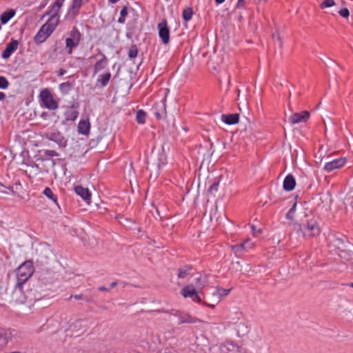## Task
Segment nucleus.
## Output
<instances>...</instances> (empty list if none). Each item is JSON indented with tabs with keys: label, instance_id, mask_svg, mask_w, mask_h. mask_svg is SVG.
Wrapping results in <instances>:
<instances>
[{
	"label": "nucleus",
	"instance_id": "obj_1",
	"mask_svg": "<svg viewBox=\"0 0 353 353\" xmlns=\"http://www.w3.org/2000/svg\"><path fill=\"white\" fill-rule=\"evenodd\" d=\"M65 0H56L48 14L51 15L49 20L41 26L34 36V41L37 43L44 42L55 30L59 21V11Z\"/></svg>",
	"mask_w": 353,
	"mask_h": 353
},
{
	"label": "nucleus",
	"instance_id": "obj_2",
	"mask_svg": "<svg viewBox=\"0 0 353 353\" xmlns=\"http://www.w3.org/2000/svg\"><path fill=\"white\" fill-rule=\"evenodd\" d=\"M34 267L32 262L27 261L22 263L17 270V283L16 286L21 288L32 275Z\"/></svg>",
	"mask_w": 353,
	"mask_h": 353
},
{
	"label": "nucleus",
	"instance_id": "obj_3",
	"mask_svg": "<svg viewBox=\"0 0 353 353\" xmlns=\"http://www.w3.org/2000/svg\"><path fill=\"white\" fill-rule=\"evenodd\" d=\"M39 97L42 107L51 110H55L59 108L58 101L54 99L48 89L42 90Z\"/></svg>",
	"mask_w": 353,
	"mask_h": 353
},
{
	"label": "nucleus",
	"instance_id": "obj_4",
	"mask_svg": "<svg viewBox=\"0 0 353 353\" xmlns=\"http://www.w3.org/2000/svg\"><path fill=\"white\" fill-rule=\"evenodd\" d=\"M81 36V32L76 27H74L70 31L69 37L65 39V48L69 54H71L73 49L79 46Z\"/></svg>",
	"mask_w": 353,
	"mask_h": 353
},
{
	"label": "nucleus",
	"instance_id": "obj_5",
	"mask_svg": "<svg viewBox=\"0 0 353 353\" xmlns=\"http://www.w3.org/2000/svg\"><path fill=\"white\" fill-rule=\"evenodd\" d=\"M301 230H302L304 236L307 239L316 236L320 233V229L318 223L314 219L309 220L307 222V224L301 226Z\"/></svg>",
	"mask_w": 353,
	"mask_h": 353
},
{
	"label": "nucleus",
	"instance_id": "obj_6",
	"mask_svg": "<svg viewBox=\"0 0 353 353\" xmlns=\"http://www.w3.org/2000/svg\"><path fill=\"white\" fill-rule=\"evenodd\" d=\"M170 314L178 317L179 324L196 323L199 321L198 319L191 316L189 313L184 311L172 310L170 312Z\"/></svg>",
	"mask_w": 353,
	"mask_h": 353
},
{
	"label": "nucleus",
	"instance_id": "obj_7",
	"mask_svg": "<svg viewBox=\"0 0 353 353\" xmlns=\"http://www.w3.org/2000/svg\"><path fill=\"white\" fill-rule=\"evenodd\" d=\"M181 295L185 298H190L195 303H201V299L193 285H187L181 290Z\"/></svg>",
	"mask_w": 353,
	"mask_h": 353
},
{
	"label": "nucleus",
	"instance_id": "obj_8",
	"mask_svg": "<svg viewBox=\"0 0 353 353\" xmlns=\"http://www.w3.org/2000/svg\"><path fill=\"white\" fill-rule=\"evenodd\" d=\"M159 36L161 39L164 44H167L170 41V30L168 27L166 20L162 21L158 24Z\"/></svg>",
	"mask_w": 353,
	"mask_h": 353
},
{
	"label": "nucleus",
	"instance_id": "obj_9",
	"mask_svg": "<svg viewBox=\"0 0 353 353\" xmlns=\"http://www.w3.org/2000/svg\"><path fill=\"white\" fill-rule=\"evenodd\" d=\"M310 118V113L307 111H302L301 112L294 113L288 118V121L292 124H299L305 123Z\"/></svg>",
	"mask_w": 353,
	"mask_h": 353
},
{
	"label": "nucleus",
	"instance_id": "obj_10",
	"mask_svg": "<svg viewBox=\"0 0 353 353\" xmlns=\"http://www.w3.org/2000/svg\"><path fill=\"white\" fill-rule=\"evenodd\" d=\"M154 114L157 119H162L166 115L165 100L162 99L159 102H157L152 107Z\"/></svg>",
	"mask_w": 353,
	"mask_h": 353
},
{
	"label": "nucleus",
	"instance_id": "obj_11",
	"mask_svg": "<svg viewBox=\"0 0 353 353\" xmlns=\"http://www.w3.org/2000/svg\"><path fill=\"white\" fill-rule=\"evenodd\" d=\"M19 46V41L16 39H11L7 44L5 50L2 52L1 57L4 59H8L14 52Z\"/></svg>",
	"mask_w": 353,
	"mask_h": 353
},
{
	"label": "nucleus",
	"instance_id": "obj_12",
	"mask_svg": "<svg viewBox=\"0 0 353 353\" xmlns=\"http://www.w3.org/2000/svg\"><path fill=\"white\" fill-rule=\"evenodd\" d=\"M345 159L339 158L327 162L324 165V170L327 172H331L335 169H338L344 165Z\"/></svg>",
	"mask_w": 353,
	"mask_h": 353
},
{
	"label": "nucleus",
	"instance_id": "obj_13",
	"mask_svg": "<svg viewBox=\"0 0 353 353\" xmlns=\"http://www.w3.org/2000/svg\"><path fill=\"white\" fill-rule=\"evenodd\" d=\"M241 346L237 345L232 341H226L221 346L222 353H236Z\"/></svg>",
	"mask_w": 353,
	"mask_h": 353
},
{
	"label": "nucleus",
	"instance_id": "obj_14",
	"mask_svg": "<svg viewBox=\"0 0 353 353\" xmlns=\"http://www.w3.org/2000/svg\"><path fill=\"white\" fill-rule=\"evenodd\" d=\"M90 130V123L88 119H81L77 126L79 134L88 135Z\"/></svg>",
	"mask_w": 353,
	"mask_h": 353
},
{
	"label": "nucleus",
	"instance_id": "obj_15",
	"mask_svg": "<svg viewBox=\"0 0 353 353\" xmlns=\"http://www.w3.org/2000/svg\"><path fill=\"white\" fill-rule=\"evenodd\" d=\"M48 139L54 141L60 146H65L66 140L59 132H53L48 134Z\"/></svg>",
	"mask_w": 353,
	"mask_h": 353
},
{
	"label": "nucleus",
	"instance_id": "obj_16",
	"mask_svg": "<svg viewBox=\"0 0 353 353\" xmlns=\"http://www.w3.org/2000/svg\"><path fill=\"white\" fill-rule=\"evenodd\" d=\"M230 291L231 289H224L220 287L216 288V291L212 293V295L217 296L218 300L215 304H208V305L212 308H214L216 305L220 302L221 298L228 296Z\"/></svg>",
	"mask_w": 353,
	"mask_h": 353
},
{
	"label": "nucleus",
	"instance_id": "obj_17",
	"mask_svg": "<svg viewBox=\"0 0 353 353\" xmlns=\"http://www.w3.org/2000/svg\"><path fill=\"white\" fill-rule=\"evenodd\" d=\"M296 185V181L292 174H288L284 179L283 187L285 191H292Z\"/></svg>",
	"mask_w": 353,
	"mask_h": 353
},
{
	"label": "nucleus",
	"instance_id": "obj_18",
	"mask_svg": "<svg viewBox=\"0 0 353 353\" xmlns=\"http://www.w3.org/2000/svg\"><path fill=\"white\" fill-rule=\"evenodd\" d=\"M75 192L79 195L84 201H88L90 200L91 194L88 188H85L81 185H77L74 187Z\"/></svg>",
	"mask_w": 353,
	"mask_h": 353
},
{
	"label": "nucleus",
	"instance_id": "obj_19",
	"mask_svg": "<svg viewBox=\"0 0 353 353\" xmlns=\"http://www.w3.org/2000/svg\"><path fill=\"white\" fill-rule=\"evenodd\" d=\"M108 63V58L105 54L102 55V58L97 61L94 66V74H96L101 70L104 69Z\"/></svg>",
	"mask_w": 353,
	"mask_h": 353
},
{
	"label": "nucleus",
	"instance_id": "obj_20",
	"mask_svg": "<svg viewBox=\"0 0 353 353\" xmlns=\"http://www.w3.org/2000/svg\"><path fill=\"white\" fill-rule=\"evenodd\" d=\"M222 121L228 125L236 124L239 122V114H223L221 117Z\"/></svg>",
	"mask_w": 353,
	"mask_h": 353
},
{
	"label": "nucleus",
	"instance_id": "obj_21",
	"mask_svg": "<svg viewBox=\"0 0 353 353\" xmlns=\"http://www.w3.org/2000/svg\"><path fill=\"white\" fill-rule=\"evenodd\" d=\"M15 10L9 9L3 12L0 16V20L2 24L7 23L15 15Z\"/></svg>",
	"mask_w": 353,
	"mask_h": 353
},
{
	"label": "nucleus",
	"instance_id": "obj_22",
	"mask_svg": "<svg viewBox=\"0 0 353 353\" xmlns=\"http://www.w3.org/2000/svg\"><path fill=\"white\" fill-rule=\"evenodd\" d=\"M111 78V74L110 72H106L103 74L99 76L97 79V83H99L101 87H105L108 84L110 79Z\"/></svg>",
	"mask_w": 353,
	"mask_h": 353
},
{
	"label": "nucleus",
	"instance_id": "obj_23",
	"mask_svg": "<svg viewBox=\"0 0 353 353\" xmlns=\"http://www.w3.org/2000/svg\"><path fill=\"white\" fill-rule=\"evenodd\" d=\"M43 194L56 203V205H58L57 196L53 193L52 190L50 188L46 187L44 189Z\"/></svg>",
	"mask_w": 353,
	"mask_h": 353
},
{
	"label": "nucleus",
	"instance_id": "obj_24",
	"mask_svg": "<svg viewBox=\"0 0 353 353\" xmlns=\"http://www.w3.org/2000/svg\"><path fill=\"white\" fill-rule=\"evenodd\" d=\"M192 269L191 266L185 265L179 269L178 277L180 279L185 278L188 274L190 270Z\"/></svg>",
	"mask_w": 353,
	"mask_h": 353
},
{
	"label": "nucleus",
	"instance_id": "obj_25",
	"mask_svg": "<svg viewBox=\"0 0 353 353\" xmlns=\"http://www.w3.org/2000/svg\"><path fill=\"white\" fill-rule=\"evenodd\" d=\"M146 114L143 110H139L136 114V121L139 124L145 123Z\"/></svg>",
	"mask_w": 353,
	"mask_h": 353
},
{
	"label": "nucleus",
	"instance_id": "obj_26",
	"mask_svg": "<svg viewBox=\"0 0 353 353\" xmlns=\"http://www.w3.org/2000/svg\"><path fill=\"white\" fill-rule=\"evenodd\" d=\"M128 7L126 6H123L120 12V17L118 19V22L119 23H124L125 21V17L128 15Z\"/></svg>",
	"mask_w": 353,
	"mask_h": 353
},
{
	"label": "nucleus",
	"instance_id": "obj_27",
	"mask_svg": "<svg viewBox=\"0 0 353 353\" xmlns=\"http://www.w3.org/2000/svg\"><path fill=\"white\" fill-rule=\"evenodd\" d=\"M192 14H193L192 9L191 8H187L184 9L183 11V14H182L183 19L185 21H188L192 19Z\"/></svg>",
	"mask_w": 353,
	"mask_h": 353
},
{
	"label": "nucleus",
	"instance_id": "obj_28",
	"mask_svg": "<svg viewBox=\"0 0 353 353\" xmlns=\"http://www.w3.org/2000/svg\"><path fill=\"white\" fill-rule=\"evenodd\" d=\"M231 248L232 250V251L234 252V254L238 256V257H240L241 254V252L243 250V245L241 243L240 244H236V245H232L231 246Z\"/></svg>",
	"mask_w": 353,
	"mask_h": 353
},
{
	"label": "nucleus",
	"instance_id": "obj_29",
	"mask_svg": "<svg viewBox=\"0 0 353 353\" xmlns=\"http://www.w3.org/2000/svg\"><path fill=\"white\" fill-rule=\"evenodd\" d=\"M196 287L199 289H203L207 285V280L205 276H200L196 279Z\"/></svg>",
	"mask_w": 353,
	"mask_h": 353
},
{
	"label": "nucleus",
	"instance_id": "obj_30",
	"mask_svg": "<svg viewBox=\"0 0 353 353\" xmlns=\"http://www.w3.org/2000/svg\"><path fill=\"white\" fill-rule=\"evenodd\" d=\"M296 209V203H294L293 205L289 210L288 212L286 214V219L288 220H293L294 214Z\"/></svg>",
	"mask_w": 353,
	"mask_h": 353
},
{
	"label": "nucleus",
	"instance_id": "obj_31",
	"mask_svg": "<svg viewBox=\"0 0 353 353\" xmlns=\"http://www.w3.org/2000/svg\"><path fill=\"white\" fill-rule=\"evenodd\" d=\"M243 250L244 251H248L250 249L252 248L254 246V244L253 242L251 241L250 239H245L243 243Z\"/></svg>",
	"mask_w": 353,
	"mask_h": 353
},
{
	"label": "nucleus",
	"instance_id": "obj_32",
	"mask_svg": "<svg viewBox=\"0 0 353 353\" xmlns=\"http://www.w3.org/2000/svg\"><path fill=\"white\" fill-rule=\"evenodd\" d=\"M71 88V83L68 81L59 85V89L62 92H68Z\"/></svg>",
	"mask_w": 353,
	"mask_h": 353
},
{
	"label": "nucleus",
	"instance_id": "obj_33",
	"mask_svg": "<svg viewBox=\"0 0 353 353\" xmlns=\"http://www.w3.org/2000/svg\"><path fill=\"white\" fill-rule=\"evenodd\" d=\"M334 5L335 2L334 0H323L320 6L321 8H330Z\"/></svg>",
	"mask_w": 353,
	"mask_h": 353
},
{
	"label": "nucleus",
	"instance_id": "obj_34",
	"mask_svg": "<svg viewBox=\"0 0 353 353\" xmlns=\"http://www.w3.org/2000/svg\"><path fill=\"white\" fill-rule=\"evenodd\" d=\"M9 85L7 79L3 76H0V88L6 89Z\"/></svg>",
	"mask_w": 353,
	"mask_h": 353
},
{
	"label": "nucleus",
	"instance_id": "obj_35",
	"mask_svg": "<svg viewBox=\"0 0 353 353\" xmlns=\"http://www.w3.org/2000/svg\"><path fill=\"white\" fill-rule=\"evenodd\" d=\"M138 54V50L135 46L131 47L128 52V57L130 59H134L137 56Z\"/></svg>",
	"mask_w": 353,
	"mask_h": 353
},
{
	"label": "nucleus",
	"instance_id": "obj_36",
	"mask_svg": "<svg viewBox=\"0 0 353 353\" xmlns=\"http://www.w3.org/2000/svg\"><path fill=\"white\" fill-rule=\"evenodd\" d=\"M339 14L344 18H347L350 16V11L347 8H343L339 10Z\"/></svg>",
	"mask_w": 353,
	"mask_h": 353
},
{
	"label": "nucleus",
	"instance_id": "obj_37",
	"mask_svg": "<svg viewBox=\"0 0 353 353\" xmlns=\"http://www.w3.org/2000/svg\"><path fill=\"white\" fill-rule=\"evenodd\" d=\"M83 4V0H72V8L79 9Z\"/></svg>",
	"mask_w": 353,
	"mask_h": 353
},
{
	"label": "nucleus",
	"instance_id": "obj_38",
	"mask_svg": "<svg viewBox=\"0 0 353 353\" xmlns=\"http://www.w3.org/2000/svg\"><path fill=\"white\" fill-rule=\"evenodd\" d=\"M273 38L274 39H276L279 43V46L282 47V39H281V34L279 32H276L273 34Z\"/></svg>",
	"mask_w": 353,
	"mask_h": 353
},
{
	"label": "nucleus",
	"instance_id": "obj_39",
	"mask_svg": "<svg viewBox=\"0 0 353 353\" xmlns=\"http://www.w3.org/2000/svg\"><path fill=\"white\" fill-rule=\"evenodd\" d=\"M79 115V113L77 111H72V113H71V116L70 118H68V119H71V120H75L77 117Z\"/></svg>",
	"mask_w": 353,
	"mask_h": 353
},
{
	"label": "nucleus",
	"instance_id": "obj_40",
	"mask_svg": "<svg viewBox=\"0 0 353 353\" xmlns=\"http://www.w3.org/2000/svg\"><path fill=\"white\" fill-rule=\"evenodd\" d=\"M252 232L253 235L256 236L257 234H260L261 232V230L260 229L257 230L255 226L252 225L251 227Z\"/></svg>",
	"mask_w": 353,
	"mask_h": 353
},
{
	"label": "nucleus",
	"instance_id": "obj_41",
	"mask_svg": "<svg viewBox=\"0 0 353 353\" xmlns=\"http://www.w3.org/2000/svg\"><path fill=\"white\" fill-rule=\"evenodd\" d=\"M72 298H74L76 300H82V299H83V296L81 295V294H76V295H74V296H71L70 297V299H72Z\"/></svg>",
	"mask_w": 353,
	"mask_h": 353
},
{
	"label": "nucleus",
	"instance_id": "obj_42",
	"mask_svg": "<svg viewBox=\"0 0 353 353\" xmlns=\"http://www.w3.org/2000/svg\"><path fill=\"white\" fill-rule=\"evenodd\" d=\"M244 1V0H238V2L236 3V7L237 8H243L244 7L243 4V2Z\"/></svg>",
	"mask_w": 353,
	"mask_h": 353
},
{
	"label": "nucleus",
	"instance_id": "obj_43",
	"mask_svg": "<svg viewBox=\"0 0 353 353\" xmlns=\"http://www.w3.org/2000/svg\"><path fill=\"white\" fill-rule=\"evenodd\" d=\"M218 185H219L218 183H213L212 185H210V190L216 191L217 188H218Z\"/></svg>",
	"mask_w": 353,
	"mask_h": 353
},
{
	"label": "nucleus",
	"instance_id": "obj_44",
	"mask_svg": "<svg viewBox=\"0 0 353 353\" xmlns=\"http://www.w3.org/2000/svg\"><path fill=\"white\" fill-rule=\"evenodd\" d=\"M236 353H249V352L246 349L241 347Z\"/></svg>",
	"mask_w": 353,
	"mask_h": 353
},
{
	"label": "nucleus",
	"instance_id": "obj_45",
	"mask_svg": "<svg viewBox=\"0 0 353 353\" xmlns=\"http://www.w3.org/2000/svg\"><path fill=\"white\" fill-rule=\"evenodd\" d=\"M65 72H66V71H65L64 69H60V70H59V76H62V75H63Z\"/></svg>",
	"mask_w": 353,
	"mask_h": 353
},
{
	"label": "nucleus",
	"instance_id": "obj_46",
	"mask_svg": "<svg viewBox=\"0 0 353 353\" xmlns=\"http://www.w3.org/2000/svg\"><path fill=\"white\" fill-rule=\"evenodd\" d=\"M5 98H6V94L3 92H0V101L3 100Z\"/></svg>",
	"mask_w": 353,
	"mask_h": 353
},
{
	"label": "nucleus",
	"instance_id": "obj_47",
	"mask_svg": "<svg viewBox=\"0 0 353 353\" xmlns=\"http://www.w3.org/2000/svg\"><path fill=\"white\" fill-rule=\"evenodd\" d=\"M117 285V283L116 281H114L110 284V288H113L116 287Z\"/></svg>",
	"mask_w": 353,
	"mask_h": 353
},
{
	"label": "nucleus",
	"instance_id": "obj_48",
	"mask_svg": "<svg viewBox=\"0 0 353 353\" xmlns=\"http://www.w3.org/2000/svg\"><path fill=\"white\" fill-rule=\"evenodd\" d=\"M99 290L100 291H108V289L105 287H103V286H101L99 288Z\"/></svg>",
	"mask_w": 353,
	"mask_h": 353
},
{
	"label": "nucleus",
	"instance_id": "obj_49",
	"mask_svg": "<svg viewBox=\"0 0 353 353\" xmlns=\"http://www.w3.org/2000/svg\"><path fill=\"white\" fill-rule=\"evenodd\" d=\"M47 273H48V272H43V273L41 274V279H42V280H44V279H46V274H47Z\"/></svg>",
	"mask_w": 353,
	"mask_h": 353
},
{
	"label": "nucleus",
	"instance_id": "obj_50",
	"mask_svg": "<svg viewBox=\"0 0 353 353\" xmlns=\"http://www.w3.org/2000/svg\"><path fill=\"white\" fill-rule=\"evenodd\" d=\"M224 1H225V0H215V2H216L217 4H221V3H223Z\"/></svg>",
	"mask_w": 353,
	"mask_h": 353
},
{
	"label": "nucleus",
	"instance_id": "obj_51",
	"mask_svg": "<svg viewBox=\"0 0 353 353\" xmlns=\"http://www.w3.org/2000/svg\"><path fill=\"white\" fill-rule=\"evenodd\" d=\"M50 154H52H52H54V151H50Z\"/></svg>",
	"mask_w": 353,
	"mask_h": 353
},
{
	"label": "nucleus",
	"instance_id": "obj_52",
	"mask_svg": "<svg viewBox=\"0 0 353 353\" xmlns=\"http://www.w3.org/2000/svg\"><path fill=\"white\" fill-rule=\"evenodd\" d=\"M50 154H52H52H54V151H50Z\"/></svg>",
	"mask_w": 353,
	"mask_h": 353
},
{
	"label": "nucleus",
	"instance_id": "obj_53",
	"mask_svg": "<svg viewBox=\"0 0 353 353\" xmlns=\"http://www.w3.org/2000/svg\"><path fill=\"white\" fill-rule=\"evenodd\" d=\"M350 285L351 287H353V283H350Z\"/></svg>",
	"mask_w": 353,
	"mask_h": 353
}]
</instances>
